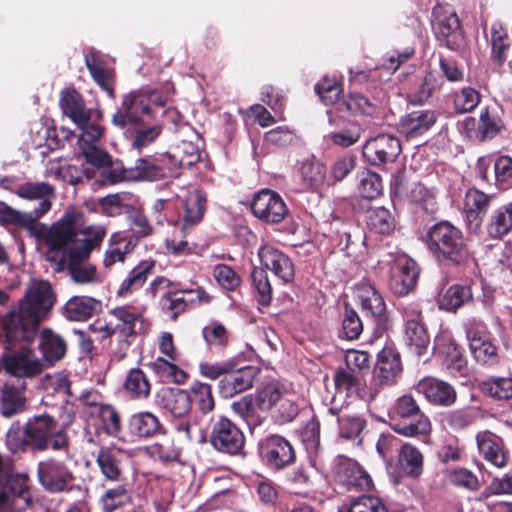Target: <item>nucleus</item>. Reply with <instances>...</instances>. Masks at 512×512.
Returning <instances> with one entry per match:
<instances>
[{
	"label": "nucleus",
	"instance_id": "f257e3e1",
	"mask_svg": "<svg viewBox=\"0 0 512 512\" xmlns=\"http://www.w3.org/2000/svg\"><path fill=\"white\" fill-rule=\"evenodd\" d=\"M5 444L12 454L47 450L68 452L70 439L52 416L42 414L29 418L24 425L13 423L6 433Z\"/></svg>",
	"mask_w": 512,
	"mask_h": 512
},
{
	"label": "nucleus",
	"instance_id": "f03ea898",
	"mask_svg": "<svg viewBox=\"0 0 512 512\" xmlns=\"http://www.w3.org/2000/svg\"><path fill=\"white\" fill-rule=\"evenodd\" d=\"M423 243L438 263L456 273L471 272L477 265L468 238L460 227L448 220L428 226Z\"/></svg>",
	"mask_w": 512,
	"mask_h": 512
},
{
	"label": "nucleus",
	"instance_id": "7ed1b4c3",
	"mask_svg": "<svg viewBox=\"0 0 512 512\" xmlns=\"http://www.w3.org/2000/svg\"><path fill=\"white\" fill-rule=\"evenodd\" d=\"M37 241L43 242L46 251V260L53 264L55 271H64V260L70 257L75 249H82L89 244H99L104 232L95 234L93 238L80 239L76 225V217L73 213H65L51 226L36 221L33 217V225L28 229Z\"/></svg>",
	"mask_w": 512,
	"mask_h": 512
},
{
	"label": "nucleus",
	"instance_id": "20e7f679",
	"mask_svg": "<svg viewBox=\"0 0 512 512\" xmlns=\"http://www.w3.org/2000/svg\"><path fill=\"white\" fill-rule=\"evenodd\" d=\"M200 374L210 380H219L217 390L224 399L232 398L253 387L259 369L252 365L239 366L236 357L217 362H201Z\"/></svg>",
	"mask_w": 512,
	"mask_h": 512
},
{
	"label": "nucleus",
	"instance_id": "39448f33",
	"mask_svg": "<svg viewBox=\"0 0 512 512\" xmlns=\"http://www.w3.org/2000/svg\"><path fill=\"white\" fill-rule=\"evenodd\" d=\"M36 478L40 487L48 494H74L82 500L89 496V488L71 467L56 457H47L36 465Z\"/></svg>",
	"mask_w": 512,
	"mask_h": 512
},
{
	"label": "nucleus",
	"instance_id": "423d86ee",
	"mask_svg": "<svg viewBox=\"0 0 512 512\" xmlns=\"http://www.w3.org/2000/svg\"><path fill=\"white\" fill-rule=\"evenodd\" d=\"M31 505L32 492L27 474L5 471L0 475V510L25 512Z\"/></svg>",
	"mask_w": 512,
	"mask_h": 512
},
{
	"label": "nucleus",
	"instance_id": "0eeeda50",
	"mask_svg": "<svg viewBox=\"0 0 512 512\" xmlns=\"http://www.w3.org/2000/svg\"><path fill=\"white\" fill-rule=\"evenodd\" d=\"M0 323V341L4 340L6 350H11L17 345H29L35 339L39 328V325L17 305L5 314Z\"/></svg>",
	"mask_w": 512,
	"mask_h": 512
},
{
	"label": "nucleus",
	"instance_id": "6e6552de",
	"mask_svg": "<svg viewBox=\"0 0 512 512\" xmlns=\"http://www.w3.org/2000/svg\"><path fill=\"white\" fill-rule=\"evenodd\" d=\"M113 318V325L118 335L117 348L114 352L118 360H122L127 356L128 350L136 337L141 333V327H137L143 323L141 313L135 311L131 306H118L108 311Z\"/></svg>",
	"mask_w": 512,
	"mask_h": 512
},
{
	"label": "nucleus",
	"instance_id": "1a4fd4ad",
	"mask_svg": "<svg viewBox=\"0 0 512 512\" xmlns=\"http://www.w3.org/2000/svg\"><path fill=\"white\" fill-rule=\"evenodd\" d=\"M56 303V295L47 281L33 284L24 297L16 304L35 323H40L49 317Z\"/></svg>",
	"mask_w": 512,
	"mask_h": 512
},
{
	"label": "nucleus",
	"instance_id": "9d476101",
	"mask_svg": "<svg viewBox=\"0 0 512 512\" xmlns=\"http://www.w3.org/2000/svg\"><path fill=\"white\" fill-rule=\"evenodd\" d=\"M258 455L262 463L275 472L285 469L296 460L292 444L278 434H270L259 441Z\"/></svg>",
	"mask_w": 512,
	"mask_h": 512
},
{
	"label": "nucleus",
	"instance_id": "9b49d317",
	"mask_svg": "<svg viewBox=\"0 0 512 512\" xmlns=\"http://www.w3.org/2000/svg\"><path fill=\"white\" fill-rule=\"evenodd\" d=\"M209 441L218 452L236 456L244 449L245 435L236 423L222 416L213 423Z\"/></svg>",
	"mask_w": 512,
	"mask_h": 512
},
{
	"label": "nucleus",
	"instance_id": "f8f14e48",
	"mask_svg": "<svg viewBox=\"0 0 512 512\" xmlns=\"http://www.w3.org/2000/svg\"><path fill=\"white\" fill-rule=\"evenodd\" d=\"M420 268L415 260L406 254L398 255L390 266L388 287L398 297H405L417 286Z\"/></svg>",
	"mask_w": 512,
	"mask_h": 512
},
{
	"label": "nucleus",
	"instance_id": "ddd939ff",
	"mask_svg": "<svg viewBox=\"0 0 512 512\" xmlns=\"http://www.w3.org/2000/svg\"><path fill=\"white\" fill-rule=\"evenodd\" d=\"M123 173V178L135 181L153 182L175 177L166 153L139 158L133 167L124 169Z\"/></svg>",
	"mask_w": 512,
	"mask_h": 512
},
{
	"label": "nucleus",
	"instance_id": "4468645a",
	"mask_svg": "<svg viewBox=\"0 0 512 512\" xmlns=\"http://www.w3.org/2000/svg\"><path fill=\"white\" fill-rule=\"evenodd\" d=\"M466 335L472 357L480 366L495 369L502 365L504 357L489 332L470 327Z\"/></svg>",
	"mask_w": 512,
	"mask_h": 512
},
{
	"label": "nucleus",
	"instance_id": "2eb2a0df",
	"mask_svg": "<svg viewBox=\"0 0 512 512\" xmlns=\"http://www.w3.org/2000/svg\"><path fill=\"white\" fill-rule=\"evenodd\" d=\"M252 214L267 224L281 223L289 209L283 198L274 190L264 188L256 192L250 204Z\"/></svg>",
	"mask_w": 512,
	"mask_h": 512
},
{
	"label": "nucleus",
	"instance_id": "dca6fc26",
	"mask_svg": "<svg viewBox=\"0 0 512 512\" xmlns=\"http://www.w3.org/2000/svg\"><path fill=\"white\" fill-rule=\"evenodd\" d=\"M432 16V29L435 37L448 49L457 51L463 43V33L457 14L447 11L442 6H435Z\"/></svg>",
	"mask_w": 512,
	"mask_h": 512
},
{
	"label": "nucleus",
	"instance_id": "f3484780",
	"mask_svg": "<svg viewBox=\"0 0 512 512\" xmlns=\"http://www.w3.org/2000/svg\"><path fill=\"white\" fill-rule=\"evenodd\" d=\"M152 117L153 110L149 107L146 93L131 92L124 96L121 106L112 116V123L123 129L128 123L136 124Z\"/></svg>",
	"mask_w": 512,
	"mask_h": 512
},
{
	"label": "nucleus",
	"instance_id": "a211bd4d",
	"mask_svg": "<svg viewBox=\"0 0 512 512\" xmlns=\"http://www.w3.org/2000/svg\"><path fill=\"white\" fill-rule=\"evenodd\" d=\"M401 153L400 140L390 134H379L365 142L362 148L363 158L373 166L394 162Z\"/></svg>",
	"mask_w": 512,
	"mask_h": 512
},
{
	"label": "nucleus",
	"instance_id": "6ab92c4d",
	"mask_svg": "<svg viewBox=\"0 0 512 512\" xmlns=\"http://www.w3.org/2000/svg\"><path fill=\"white\" fill-rule=\"evenodd\" d=\"M334 474L337 481L347 487L366 491L372 486L370 475L357 463L346 456H338L334 465Z\"/></svg>",
	"mask_w": 512,
	"mask_h": 512
},
{
	"label": "nucleus",
	"instance_id": "aec40b11",
	"mask_svg": "<svg viewBox=\"0 0 512 512\" xmlns=\"http://www.w3.org/2000/svg\"><path fill=\"white\" fill-rule=\"evenodd\" d=\"M261 265L271 270L283 283L288 284L294 280L295 267L288 255L270 244H263L258 249Z\"/></svg>",
	"mask_w": 512,
	"mask_h": 512
},
{
	"label": "nucleus",
	"instance_id": "412c9836",
	"mask_svg": "<svg viewBox=\"0 0 512 512\" xmlns=\"http://www.w3.org/2000/svg\"><path fill=\"white\" fill-rule=\"evenodd\" d=\"M493 198V195H488L477 188L467 190L463 214L466 227L470 232H477L481 228Z\"/></svg>",
	"mask_w": 512,
	"mask_h": 512
},
{
	"label": "nucleus",
	"instance_id": "4be33fe9",
	"mask_svg": "<svg viewBox=\"0 0 512 512\" xmlns=\"http://www.w3.org/2000/svg\"><path fill=\"white\" fill-rule=\"evenodd\" d=\"M328 123L335 128L327 135L334 145L348 148L356 144L362 135L361 125L354 120L344 118L334 110H327Z\"/></svg>",
	"mask_w": 512,
	"mask_h": 512
},
{
	"label": "nucleus",
	"instance_id": "5701e85b",
	"mask_svg": "<svg viewBox=\"0 0 512 512\" xmlns=\"http://www.w3.org/2000/svg\"><path fill=\"white\" fill-rule=\"evenodd\" d=\"M416 390L422 394L428 403L437 407H451L457 401V391L450 383L435 378L425 377L421 379Z\"/></svg>",
	"mask_w": 512,
	"mask_h": 512
},
{
	"label": "nucleus",
	"instance_id": "b1692460",
	"mask_svg": "<svg viewBox=\"0 0 512 512\" xmlns=\"http://www.w3.org/2000/svg\"><path fill=\"white\" fill-rule=\"evenodd\" d=\"M402 373L400 354L389 347L383 348L377 358L373 371L374 379L384 386H393L397 383Z\"/></svg>",
	"mask_w": 512,
	"mask_h": 512
},
{
	"label": "nucleus",
	"instance_id": "393cba45",
	"mask_svg": "<svg viewBox=\"0 0 512 512\" xmlns=\"http://www.w3.org/2000/svg\"><path fill=\"white\" fill-rule=\"evenodd\" d=\"M390 422L403 419L404 421L407 418H418V425H401L402 431L411 432L418 431V429H423V424L426 423V414L420 408L419 403L415 399V397L411 394H403L399 396L393 406L391 407L389 413Z\"/></svg>",
	"mask_w": 512,
	"mask_h": 512
},
{
	"label": "nucleus",
	"instance_id": "a878e982",
	"mask_svg": "<svg viewBox=\"0 0 512 512\" xmlns=\"http://www.w3.org/2000/svg\"><path fill=\"white\" fill-rule=\"evenodd\" d=\"M97 244H89L82 249H75L70 257L64 260V271L67 270L73 282L87 284L96 280V268L91 264H84Z\"/></svg>",
	"mask_w": 512,
	"mask_h": 512
},
{
	"label": "nucleus",
	"instance_id": "bb28decb",
	"mask_svg": "<svg viewBox=\"0 0 512 512\" xmlns=\"http://www.w3.org/2000/svg\"><path fill=\"white\" fill-rule=\"evenodd\" d=\"M480 455L490 464L502 468L507 465L508 452L501 437L490 431H480L476 435Z\"/></svg>",
	"mask_w": 512,
	"mask_h": 512
},
{
	"label": "nucleus",
	"instance_id": "cd10ccee",
	"mask_svg": "<svg viewBox=\"0 0 512 512\" xmlns=\"http://www.w3.org/2000/svg\"><path fill=\"white\" fill-rule=\"evenodd\" d=\"M128 431L137 439H149L166 433L165 426L158 416L150 411H141L132 414L128 420Z\"/></svg>",
	"mask_w": 512,
	"mask_h": 512
},
{
	"label": "nucleus",
	"instance_id": "c85d7f7f",
	"mask_svg": "<svg viewBox=\"0 0 512 512\" xmlns=\"http://www.w3.org/2000/svg\"><path fill=\"white\" fill-rule=\"evenodd\" d=\"M438 116L435 110L411 111L401 118V131L409 139L422 136L436 124Z\"/></svg>",
	"mask_w": 512,
	"mask_h": 512
},
{
	"label": "nucleus",
	"instance_id": "c756f323",
	"mask_svg": "<svg viewBox=\"0 0 512 512\" xmlns=\"http://www.w3.org/2000/svg\"><path fill=\"white\" fill-rule=\"evenodd\" d=\"M59 106L62 113L75 124H85L92 109L87 108L83 96L73 87H67L60 92Z\"/></svg>",
	"mask_w": 512,
	"mask_h": 512
},
{
	"label": "nucleus",
	"instance_id": "7c9ffc66",
	"mask_svg": "<svg viewBox=\"0 0 512 512\" xmlns=\"http://www.w3.org/2000/svg\"><path fill=\"white\" fill-rule=\"evenodd\" d=\"M502 109L497 105H487L480 110L476 129V139L483 142L496 137L504 129Z\"/></svg>",
	"mask_w": 512,
	"mask_h": 512
},
{
	"label": "nucleus",
	"instance_id": "2f4dec72",
	"mask_svg": "<svg viewBox=\"0 0 512 512\" xmlns=\"http://www.w3.org/2000/svg\"><path fill=\"white\" fill-rule=\"evenodd\" d=\"M96 464L106 481L121 483L126 480L119 452L109 448H100L96 456Z\"/></svg>",
	"mask_w": 512,
	"mask_h": 512
},
{
	"label": "nucleus",
	"instance_id": "473e14b6",
	"mask_svg": "<svg viewBox=\"0 0 512 512\" xmlns=\"http://www.w3.org/2000/svg\"><path fill=\"white\" fill-rule=\"evenodd\" d=\"M165 153L175 176L179 175L180 169L190 168L201 159L198 146L191 141H181L172 151Z\"/></svg>",
	"mask_w": 512,
	"mask_h": 512
},
{
	"label": "nucleus",
	"instance_id": "72a5a7b5",
	"mask_svg": "<svg viewBox=\"0 0 512 512\" xmlns=\"http://www.w3.org/2000/svg\"><path fill=\"white\" fill-rule=\"evenodd\" d=\"M186 289L169 290L160 298L161 310L176 321L180 314L195 307V299L188 298Z\"/></svg>",
	"mask_w": 512,
	"mask_h": 512
},
{
	"label": "nucleus",
	"instance_id": "f704fd0d",
	"mask_svg": "<svg viewBox=\"0 0 512 512\" xmlns=\"http://www.w3.org/2000/svg\"><path fill=\"white\" fill-rule=\"evenodd\" d=\"M207 207V195L202 190H195L185 198L182 230L187 231L199 224Z\"/></svg>",
	"mask_w": 512,
	"mask_h": 512
},
{
	"label": "nucleus",
	"instance_id": "c9c22d12",
	"mask_svg": "<svg viewBox=\"0 0 512 512\" xmlns=\"http://www.w3.org/2000/svg\"><path fill=\"white\" fill-rule=\"evenodd\" d=\"M365 224L371 233L388 236L396 228V220L389 209L383 206L369 207L365 212Z\"/></svg>",
	"mask_w": 512,
	"mask_h": 512
},
{
	"label": "nucleus",
	"instance_id": "e433bc0d",
	"mask_svg": "<svg viewBox=\"0 0 512 512\" xmlns=\"http://www.w3.org/2000/svg\"><path fill=\"white\" fill-rule=\"evenodd\" d=\"M155 265L156 261L152 259L140 261L122 281L117 294L119 296H127L139 290L153 273Z\"/></svg>",
	"mask_w": 512,
	"mask_h": 512
},
{
	"label": "nucleus",
	"instance_id": "4c0bfd02",
	"mask_svg": "<svg viewBox=\"0 0 512 512\" xmlns=\"http://www.w3.org/2000/svg\"><path fill=\"white\" fill-rule=\"evenodd\" d=\"M512 231V202L497 209L488 217L486 232L489 238L501 240Z\"/></svg>",
	"mask_w": 512,
	"mask_h": 512
},
{
	"label": "nucleus",
	"instance_id": "58836bf2",
	"mask_svg": "<svg viewBox=\"0 0 512 512\" xmlns=\"http://www.w3.org/2000/svg\"><path fill=\"white\" fill-rule=\"evenodd\" d=\"M101 309V302L88 296H73L64 306V315L72 321H86Z\"/></svg>",
	"mask_w": 512,
	"mask_h": 512
},
{
	"label": "nucleus",
	"instance_id": "ea45409f",
	"mask_svg": "<svg viewBox=\"0 0 512 512\" xmlns=\"http://www.w3.org/2000/svg\"><path fill=\"white\" fill-rule=\"evenodd\" d=\"M26 397L22 388L5 383L0 389V414L10 418L25 410Z\"/></svg>",
	"mask_w": 512,
	"mask_h": 512
},
{
	"label": "nucleus",
	"instance_id": "a19ab883",
	"mask_svg": "<svg viewBox=\"0 0 512 512\" xmlns=\"http://www.w3.org/2000/svg\"><path fill=\"white\" fill-rule=\"evenodd\" d=\"M39 349L47 362L55 363L65 356L67 345L52 329L43 328L39 337Z\"/></svg>",
	"mask_w": 512,
	"mask_h": 512
},
{
	"label": "nucleus",
	"instance_id": "79ce46f5",
	"mask_svg": "<svg viewBox=\"0 0 512 512\" xmlns=\"http://www.w3.org/2000/svg\"><path fill=\"white\" fill-rule=\"evenodd\" d=\"M330 110L349 112L353 115L372 116L376 110L375 105L363 94L359 92H349L343 94L340 101Z\"/></svg>",
	"mask_w": 512,
	"mask_h": 512
},
{
	"label": "nucleus",
	"instance_id": "37998d69",
	"mask_svg": "<svg viewBox=\"0 0 512 512\" xmlns=\"http://www.w3.org/2000/svg\"><path fill=\"white\" fill-rule=\"evenodd\" d=\"M398 461L402 471L411 478L417 479L423 473V454L416 446L410 443L401 445L398 452Z\"/></svg>",
	"mask_w": 512,
	"mask_h": 512
},
{
	"label": "nucleus",
	"instance_id": "c03bdc74",
	"mask_svg": "<svg viewBox=\"0 0 512 512\" xmlns=\"http://www.w3.org/2000/svg\"><path fill=\"white\" fill-rule=\"evenodd\" d=\"M491 59L499 65H503L508 57L512 45L511 37L507 29L500 22H495L490 30Z\"/></svg>",
	"mask_w": 512,
	"mask_h": 512
},
{
	"label": "nucleus",
	"instance_id": "a18cd8bd",
	"mask_svg": "<svg viewBox=\"0 0 512 512\" xmlns=\"http://www.w3.org/2000/svg\"><path fill=\"white\" fill-rule=\"evenodd\" d=\"M123 388L131 399L143 400L150 396L152 385L143 370L132 368L126 375Z\"/></svg>",
	"mask_w": 512,
	"mask_h": 512
},
{
	"label": "nucleus",
	"instance_id": "49530a36",
	"mask_svg": "<svg viewBox=\"0 0 512 512\" xmlns=\"http://www.w3.org/2000/svg\"><path fill=\"white\" fill-rule=\"evenodd\" d=\"M357 297L359 298L362 310L374 318H379L385 314L386 304L382 295L370 284H361L357 288Z\"/></svg>",
	"mask_w": 512,
	"mask_h": 512
},
{
	"label": "nucleus",
	"instance_id": "de8ad7c7",
	"mask_svg": "<svg viewBox=\"0 0 512 512\" xmlns=\"http://www.w3.org/2000/svg\"><path fill=\"white\" fill-rule=\"evenodd\" d=\"M3 369L16 377H32L40 372L38 363L23 354L4 355Z\"/></svg>",
	"mask_w": 512,
	"mask_h": 512
},
{
	"label": "nucleus",
	"instance_id": "09e8293b",
	"mask_svg": "<svg viewBox=\"0 0 512 512\" xmlns=\"http://www.w3.org/2000/svg\"><path fill=\"white\" fill-rule=\"evenodd\" d=\"M403 331L404 340L408 348L417 356L424 355L430 343V335L426 323L404 326Z\"/></svg>",
	"mask_w": 512,
	"mask_h": 512
},
{
	"label": "nucleus",
	"instance_id": "8fccbe9b",
	"mask_svg": "<svg viewBox=\"0 0 512 512\" xmlns=\"http://www.w3.org/2000/svg\"><path fill=\"white\" fill-rule=\"evenodd\" d=\"M479 390L496 401H512V378L489 377L479 383Z\"/></svg>",
	"mask_w": 512,
	"mask_h": 512
},
{
	"label": "nucleus",
	"instance_id": "3c124183",
	"mask_svg": "<svg viewBox=\"0 0 512 512\" xmlns=\"http://www.w3.org/2000/svg\"><path fill=\"white\" fill-rule=\"evenodd\" d=\"M102 512H114L131 502L128 484L124 481L107 489L100 497Z\"/></svg>",
	"mask_w": 512,
	"mask_h": 512
},
{
	"label": "nucleus",
	"instance_id": "603ef678",
	"mask_svg": "<svg viewBox=\"0 0 512 512\" xmlns=\"http://www.w3.org/2000/svg\"><path fill=\"white\" fill-rule=\"evenodd\" d=\"M176 361L157 357L149 364L152 371L162 380L171 381L176 384H184L189 375L186 371L175 364Z\"/></svg>",
	"mask_w": 512,
	"mask_h": 512
},
{
	"label": "nucleus",
	"instance_id": "864d4df0",
	"mask_svg": "<svg viewBox=\"0 0 512 512\" xmlns=\"http://www.w3.org/2000/svg\"><path fill=\"white\" fill-rule=\"evenodd\" d=\"M479 417V408L474 406H465L448 411L444 415V420L451 429L461 431L476 423Z\"/></svg>",
	"mask_w": 512,
	"mask_h": 512
},
{
	"label": "nucleus",
	"instance_id": "5fc2aeb1",
	"mask_svg": "<svg viewBox=\"0 0 512 512\" xmlns=\"http://www.w3.org/2000/svg\"><path fill=\"white\" fill-rule=\"evenodd\" d=\"M327 169L319 160L306 159L300 167V175L307 189L316 190L325 181Z\"/></svg>",
	"mask_w": 512,
	"mask_h": 512
},
{
	"label": "nucleus",
	"instance_id": "6e6d98bb",
	"mask_svg": "<svg viewBox=\"0 0 512 512\" xmlns=\"http://www.w3.org/2000/svg\"><path fill=\"white\" fill-rule=\"evenodd\" d=\"M112 244L105 253L104 266L109 268L117 262H124L126 255L134 248L135 243L127 236H121L120 234H113L111 236Z\"/></svg>",
	"mask_w": 512,
	"mask_h": 512
},
{
	"label": "nucleus",
	"instance_id": "4d7b16f0",
	"mask_svg": "<svg viewBox=\"0 0 512 512\" xmlns=\"http://www.w3.org/2000/svg\"><path fill=\"white\" fill-rule=\"evenodd\" d=\"M252 285L256 292L257 302L262 306H269L273 299V289L268 278L267 270L254 267L251 273Z\"/></svg>",
	"mask_w": 512,
	"mask_h": 512
},
{
	"label": "nucleus",
	"instance_id": "13d9d810",
	"mask_svg": "<svg viewBox=\"0 0 512 512\" xmlns=\"http://www.w3.org/2000/svg\"><path fill=\"white\" fill-rule=\"evenodd\" d=\"M446 368L453 376H467L468 375V362L464 355V350L461 346L451 341L446 346Z\"/></svg>",
	"mask_w": 512,
	"mask_h": 512
},
{
	"label": "nucleus",
	"instance_id": "bf43d9fd",
	"mask_svg": "<svg viewBox=\"0 0 512 512\" xmlns=\"http://www.w3.org/2000/svg\"><path fill=\"white\" fill-rule=\"evenodd\" d=\"M473 298L470 286L455 284L450 286L441 301V307L447 311H456Z\"/></svg>",
	"mask_w": 512,
	"mask_h": 512
},
{
	"label": "nucleus",
	"instance_id": "052dcab7",
	"mask_svg": "<svg viewBox=\"0 0 512 512\" xmlns=\"http://www.w3.org/2000/svg\"><path fill=\"white\" fill-rule=\"evenodd\" d=\"M165 408L176 418H184L192 409V397L183 389L171 390L165 400Z\"/></svg>",
	"mask_w": 512,
	"mask_h": 512
},
{
	"label": "nucleus",
	"instance_id": "680f3d73",
	"mask_svg": "<svg viewBox=\"0 0 512 512\" xmlns=\"http://www.w3.org/2000/svg\"><path fill=\"white\" fill-rule=\"evenodd\" d=\"M363 332V323L358 313L348 304L344 305V314L342 318L339 337L345 340L359 339Z\"/></svg>",
	"mask_w": 512,
	"mask_h": 512
},
{
	"label": "nucleus",
	"instance_id": "e2e57ef3",
	"mask_svg": "<svg viewBox=\"0 0 512 512\" xmlns=\"http://www.w3.org/2000/svg\"><path fill=\"white\" fill-rule=\"evenodd\" d=\"M234 413L239 415L250 427H256L262 424L264 417L257 412L256 400L251 395H246L231 405Z\"/></svg>",
	"mask_w": 512,
	"mask_h": 512
},
{
	"label": "nucleus",
	"instance_id": "0e129e2a",
	"mask_svg": "<svg viewBox=\"0 0 512 512\" xmlns=\"http://www.w3.org/2000/svg\"><path fill=\"white\" fill-rule=\"evenodd\" d=\"M314 90L323 104L333 107L340 101V94L343 91L341 83L329 77H323L317 82Z\"/></svg>",
	"mask_w": 512,
	"mask_h": 512
},
{
	"label": "nucleus",
	"instance_id": "69168bd1",
	"mask_svg": "<svg viewBox=\"0 0 512 512\" xmlns=\"http://www.w3.org/2000/svg\"><path fill=\"white\" fill-rule=\"evenodd\" d=\"M442 84V81L432 72L427 73L419 87L408 96L409 102L413 105L425 103L435 92L441 89Z\"/></svg>",
	"mask_w": 512,
	"mask_h": 512
},
{
	"label": "nucleus",
	"instance_id": "338daca9",
	"mask_svg": "<svg viewBox=\"0 0 512 512\" xmlns=\"http://www.w3.org/2000/svg\"><path fill=\"white\" fill-rule=\"evenodd\" d=\"M283 397L282 388L275 383H268L256 393V405L258 410L268 412L275 409Z\"/></svg>",
	"mask_w": 512,
	"mask_h": 512
},
{
	"label": "nucleus",
	"instance_id": "774afa93",
	"mask_svg": "<svg viewBox=\"0 0 512 512\" xmlns=\"http://www.w3.org/2000/svg\"><path fill=\"white\" fill-rule=\"evenodd\" d=\"M495 184L501 190L512 187V157L500 155L494 161Z\"/></svg>",
	"mask_w": 512,
	"mask_h": 512
}]
</instances>
